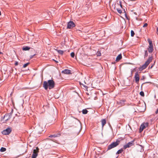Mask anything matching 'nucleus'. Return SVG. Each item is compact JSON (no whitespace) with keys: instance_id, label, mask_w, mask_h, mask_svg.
I'll use <instances>...</instances> for the list:
<instances>
[{"instance_id":"c9c22d12","label":"nucleus","mask_w":158,"mask_h":158,"mask_svg":"<svg viewBox=\"0 0 158 158\" xmlns=\"http://www.w3.org/2000/svg\"><path fill=\"white\" fill-rule=\"evenodd\" d=\"M56 61V62H58L57 61Z\"/></svg>"},{"instance_id":"a211bd4d","label":"nucleus","mask_w":158,"mask_h":158,"mask_svg":"<svg viewBox=\"0 0 158 158\" xmlns=\"http://www.w3.org/2000/svg\"><path fill=\"white\" fill-rule=\"evenodd\" d=\"M30 49V47L28 46L23 47V49L24 51H27Z\"/></svg>"},{"instance_id":"4be33fe9","label":"nucleus","mask_w":158,"mask_h":158,"mask_svg":"<svg viewBox=\"0 0 158 158\" xmlns=\"http://www.w3.org/2000/svg\"><path fill=\"white\" fill-rule=\"evenodd\" d=\"M116 10L118 11V12L119 13L121 14L122 12V11L121 9H118V8H117Z\"/></svg>"},{"instance_id":"2f4dec72","label":"nucleus","mask_w":158,"mask_h":158,"mask_svg":"<svg viewBox=\"0 0 158 158\" xmlns=\"http://www.w3.org/2000/svg\"><path fill=\"white\" fill-rule=\"evenodd\" d=\"M156 30H157V34L158 35V27L157 28Z\"/></svg>"},{"instance_id":"6e6552de","label":"nucleus","mask_w":158,"mask_h":158,"mask_svg":"<svg viewBox=\"0 0 158 158\" xmlns=\"http://www.w3.org/2000/svg\"><path fill=\"white\" fill-rule=\"evenodd\" d=\"M75 25L72 21H70L68 23L67 28L69 29H72L74 27Z\"/></svg>"},{"instance_id":"c85d7f7f","label":"nucleus","mask_w":158,"mask_h":158,"mask_svg":"<svg viewBox=\"0 0 158 158\" xmlns=\"http://www.w3.org/2000/svg\"><path fill=\"white\" fill-rule=\"evenodd\" d=\"M18 62H17V61H15V66H17V65H18Z\"/></svg>"},{"instance_id":"7c9ffc66","label":"nucleus","mask_w":158,"mask_h":158,"mask_svg":"<svg viewBox=\"0 0 158 158\" xmlns=\"http://www.w3.org/2000/svg\"><path fill=\"white\" fill-rule=\"evenodd\" d=\"M158 113V108L156 112V114H157Z\"/></svg>"},{"instance_id":"f704fd0d","label":"nucleus","mask_w":158,"mask_h":158,"mask_svg":"<svg viewBox=\"0 0 158 158\" xmlns=\"http://www.w3.org/2000/svg\"><path fill=\"white\" fill-rule=\"evenodd\" d=\"M2 52H0V55L1 54H2Z\"/></svg>"},{"instance_id":"6ab92c4d","label":"nucleus","mask_w":158,"mask_h":158,"mask_svg":"<svg viewBox=\"0 0 158 158\" xmlns=\"http://www.w3.org/2000/svg\"><path fill=\"white\" fill-rule=\"evenodd\" d=\"M88 110H87L85 109L83 110L82 111V113L83 114H87V113H88Z\"/></svg>"},{"instance_id":"5701e85b","label":"nucleus","mask_w":158,"mask_h":158,"mask_svg":"<svg viewBox=\"0 0 158 158\" xmlns=\"http://www.w3.org/2000/svg\"><path fill=\"white\" fill-rule=\"evenodd\" d=\"M72 58H74L75 56V53L74 52H72L70 54Z\"/></svg>"},{"instance_id":"473e14b6","label":"nucleus","mask_w":158,"mask_h":158,"mask_svg":"<svg viewBox=\"0 0 158 158\" xmlns=\"http://www.w3.org/2000/svg\"><path fill=\"white\" fill-rule=\"evenodd\" d=\"M120 6L122 8V5L120 3Z\"/></svg>"},{"instance_id":"e433bc0d","label":"nucleus","mask_w":158,"mask_h":158,"mask_svg":"<svg viewBox=\"0 0 158 158\" xmlns=\"http://www.w3.org/2000/svg\"><path fill=\"white\" fill-rule=\"evenodd\" d=\"M116 158H117V157H116Z\"/></svg>"},{"instance_id":"f3484780","label":"nucleus","mask_w":158,"mask_h":158,"mask_svg":"<svg viewBox=\"0 0 158 158\" xmlns=\"http://www.w3.org/2000/svg\"><path fill=\"white\" fill-rule=\"evenodd\" d=\"M123 151V148H121L116 153V154H120L122 153Z\"/></svg>"},{"instance_id":"72a5a7b5","label":"nucleus","mask_w":158,"mask_h":158,"mask_svg":"<svg viewBox=\"0 0 158 158\" xmlns=\"http://www.w3.org/2000/svg\"><path fill=\"white\" fill-rule=\"evenodd\" d=\"M153 66V64L151 66V68H152V67Z\"/></svg>"},{"instance_id":"393cba45","label":"nucleus","mask_w":158,"mask_h":158,"mask_svg":"<svg viewBox=\"0 0 158 158\" xmlns=\"http://www.w3.org/2000/svg\"><path fill=\"white\" fill-rule=\"evenodd\" d=\"M30 63L29 62L27 63L26 64H24L23 65V68L26 67Z\"/></svg>"},{"instance_id":"20e7f679","label":"nucleus","mask_w":158,"mask_h":158,"mask_svg":"<svg viewBox=\"0 0 158 158\" xmlns=\"http://www.w3.org/2000/svg\"><path fill=\"white\" fill-rule=\"evenodd\" d=\"M119 141L118 140L111 143V144L108 146L107 150H110L111 149L116 147L119 144Z\"/></svg>"},{"instance_id":"1a4fd4ad","label":"nucleus","mask_w":158,"mask_h":158,"mask_svg":"<svg viewBox=\"0 0 158 158\" xmlns=\"http://www.w3.org/2000/svg\"><path fill=\"white\" fill-rule=\"evenodd\" d=\"M134 140L131 141L129 142L127 144L123 146V148L125 149L127 148H128L134 144Z\"/></svg>"},{"instance_id":"dca6fc26","label":"nucleus","mask_w":158,"mask_h":158,"mask_svg":"<svg viewBox=\"0 0 158 158\" xmlns=\"http://www.w3.org/2000/svg\"><path fill=\"white\" fill-rule=\"evenodd\" d=\"M56 50L59 54L61 55H63L64 52V51L63 50L58 49H56Z\"/></svg>"},{"instance_id":"9b49d317","label":"nucleus","mask_w":158,"mask_h":158,"mask_svg":"<svg viewBox=\"0 0 158 158\" xmlns=\"http://www.w3.org/2000/svg\"><path fill=\"white\" fill-rule=\"evenodd\" d=\"M134 78H135V82L136 83L138 82L139 80V77L138 72H137L135 73Z\"/></svg>"},{"instance_id":"f03ea898","label":"nucleus","mask_w":158,"mask_h":158,"mask_svg":"<svg viewBox=\"0 0 158 158\" xmlns=\"http://www.w3.org/2000/svg\"><path fill=\"white\" fill-rule=\"evenodd\" d=\"M152 56L150 57L145 62V63L141 66H140L139 68V71H142L146 69L149 63L152 61Z\"/></svg>"},{"instance_id":"a878e982","label":"nucleus","mask_w":158,"mask_h":158,"mask_svg":"<svg viewBox=\"0 0 158 158\" xmlns=\"http://www.w3.org/2000/svg\"><path fill=\"white\" fill-rule=\"evenodd\" d=\"M140 94L141 96H144V93L143 91H141L140 92Z\"/></svg>"},{"instance_id":"2eb2a0df","label":"nucleus","mask_w":158,"mask_h":158,"mask_svg":"<svg viewBox=\"0 0 158 158\" xmlns=\"http://www.w3.org/2000/svg\"><path fill=\"white\" fill-rule=\"evenodd\" d=\"M122 58V56L121 54H120L117 56V57L116 61H118L120 60Z\"/></svg>"},{"instance_id":"c756f323","label":"nucleus","mask_w":158,"mask_h":158,"mask_svg":"<svg viewBox=\"0 0 158 158\" xmlns=\"http://www.w3.org/2000/svg\"><path fill=\"white\" fill-rule=\"evenodd\" d=\"M35 55V54H34L33 55H31V56H30V58H32Z\"/></svg>"},{"instance_id":"7ed1b4c3","label":"nucleus","mask_w":158,"mask_h":158,"mask_svg":"<svg viewBox=\"0 0 158 158\" xmlns=\"http://www.w3.org/2000/svg\"><path fill=\"white\" fill-rule=\"evenodd\" d=\"M147 40L149 43V46L148 48V51L149 53H151L154 50L152 41L149 39H148Z\"/></svg>"},{"instance_id":"423d86ee","label":"nucleus","mask_w":158,"mask_h":158,"mask_svg":"<svg viewBox=\"0 0 158 158\" xmlns=\"http://www.w3.org/2000/svg\"><path fill=\"white\" fill-rule=\"evenodd\" d=\"M148 125V123L147 122L143 123L140 126L139 129V131L141 132L143 130L147 127Z\"/></svg>"},{"instance_id":"cd10ccee","label":"nucleus","mask_w":158,"mask_h":158,"mask_svg":"<svg viewBox=\"0 0 158 158\" xmlns=\"http://www.w3.org/2000/svg\"><path fill=\"white\" fill-rule=\"evenodd\" d=\"M147 26H148V24L147 23H145L143 25V27H147Z\"/></svg>"},{"instance_id":"4c0bfd02","label":"nucleus","mask_w":158,"mask_h":158,"mask_svg":"<svg viewBox=\"0 0 158 158\" xmlns=\"http://www.w3.org/2000/svg\"><path fill=\"white\" fill-rule=\"evenodd\" d=\"M0 158H1L0 157Z\"/></svg>"},{"instance_id":"4468645a","label":"nucleus","mask_w":158,"mask_h":158,"mask_svg":"<svg viewBox=\"0 0 158 158\" xmlns=\"http://www.w3.org/2000/svg\"><path fill=\"white\" fill-rule=\"evenodd\" d=\"M101 122L102 123V128H103L104 125H105L106 123V120L105 119H102L101 121Z\"/></svg>"},{"instance_id":"bb28decb","label":"nucleus","mask_w":158,"mask_h":158,"mask_svg":"<svg viewBox=\"0 0 158 158\" xmlns=\"http://www.w3.org/2000/svg\"><path fill=\"white\" fill-rule=\"evenodd\" d=\"M97 55L98 56H100L101 55V53L100 52H98L97 53Z\"/></svg>"},{"instance_id":"0eeeda50","label":"nucleus","mask_w":158,"mask_h":158,"mask_svg":"<svg viewBox=\"0 0 158 158\" xmlns=\"http://www.w3.org/2000/svg\"><path fill=\"white\" fill-rule=\"evenodd\" d=\"M13 111V110L12 109L11 112L9 114H6L4 116V118L5 119V121H6L11 118Z\"/></svg>"},{"instance_id":"f257e3e1","label":"nucleus","mask_w":158,"mask_h":158,"mask_svg":"<svg viewBox=\"0 0 158 158\" xmlns=\"http://www.w3.org/2000/svg\"><path fill=\"white\" fill-rule=\"evenodd\" d=\"M55 85V82L53 80H49L47 81H44L43 82V87L45 90H47L48 88L49 89H53Z\"/></svg>"},{"instance_id":"b1692460","label":"nucleus","mask_w":158,"mask_h":158,"mask_svg":"<svg viewBox=\"0 0 158 158\" xmlns=\"http://www.w3.org/2000/svg\"><path fill=\"white\" fill-rule=\"evenodd\" d=\"M135 34L134 32L133 31L131 30V36L132 37H133Z\"/></svg>"},{"instance_id":"9d476101","label":"nucleus","mask_w":158,"mask_h":158,"mask_svg":"<svg viewBox=\"0 0 158 158\" xmlns=\"http://www.w3.org/2000/svg\"><path fill=\"white\" fill-rule=\"evenodd\" d=\"M11 131V130L10 128H8L5 130H3L2 131V133L4 135H8L10 133Z\"/></svg>"},{"instance_id":"f8f14e48","label":"nucleus","mask_w":158,"mask_h":158,"mask_svg":"<svg viewBox=\"0 0 158 158\" xmlns=\"http://www.w3.org/2000/svg\"><path fill=\"white\" fill-rule=\"evenodd\" d=\"M62 73L65 74H69L71 73V71L69 69H65L63 71Z\"/></svg>"},{"instance_id":"ddd939ff","label":"nucleus","mask_w":158,"mask_h":158,"mask_svg":"<svg viewBox=\"0 0 158 158\" xmlns=\"http://www.w3.org/2000/svg\"><path fill=\"white\" fill-rule=\"evenodd\" d=\"M60 135V133H57L56 134H55L53 135H51L49 136V137L52 138V137H59Z\"/></svg>"},{"instance_id":"aec40b11","label":"nucleus","mask_w":158,"mask_h":158,"mask_svg":"<svg viewBox=\"0 0 158 158\" xmlns=\"http://www.w3.org/2000/svg\"><path fill=\"white\" fill-rule=\"evenodd\" d=\"M6 150V149L5 148L2 147L0 149V151L1 152H3L5 151Z\"/></svg>"},{"instance_id":"39448f33","label":"nucleus","mask_w":158,"mask_h":158,"mask_svg":"<svg viewBox=\"0 0 158 158\" xmlns=\"http://www.w3.org/2000/svg\"><path fill=\"white\" fill-rule=\"evenodd\" d=\"M39 152V148L38 147L36 148V149H34L31 158H36L38 156Z\"/></svg>"},{"instance_id":"412c9836","label":"nucleus","mask_w":158,"mask_h":158,"mask_svg":"<svg viewBox=\"0 0 158 158\" xmlns=\"http://www.w3.org/2000/svg\"><path fill=\"white\" fill-rule=\"evenodd\" d=\"M148 54L147 50L145 51V54L144 55V57H146L148 56Z\"/></svg>"}]
</instances>
